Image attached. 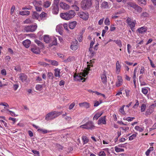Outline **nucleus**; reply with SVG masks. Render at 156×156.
I'll list each match as a JSON object with an SVG mask.
<instances>
[{"label": "nucleus", "mask_w": 156, "mask_h": 156, "mask_svg": "<svg viewBox=\"0 0 156 156\" xmlns=\"http://www.w3.org/2000/svg\"><path fill=\"white\" fill-rule=\"evenodd\" d=\"M76 15V13L73 10H71L67 12L62 13L60 16L63 19L68 20L73 18Z\"/></svg>", "instance_id": "obj_1"}, {"label": "nucleus", "mask_w": 156, "mask_h": 156, "mask_svg": "<svg viewBox=\"0 0 156 156\" xmlns=\"http://www.w3.org/2000/svg\"><path fill=\"white\" fill-rule=\"evenodd\" d=\"M88 73L89 72H87V70H83V72L80 73V74H75L74 77L76 80L80 81L83 80V82H84L85 81V79L83 78V77H85L86 75H87Z\"/></svg>", "instance_id": "obj_2"}, {"label": "nucleus", "mask_w": 156, "mask_h": 156, "mask_svg": "<svg viewBox=\"0 0 156 156\" xmlns=\"http://www.w3.org/2000/svg\"><path fill=\"white\" fill-rule=\"evenodd\" d=\"M62 114V112H53L48 113L46 115L45 119L46 120L53 119Z\"/></svg>", "instance_id": "obj_3"}, {"label": "nucleus", "mask_w": 156, "mask_h": 156, "mask_svg": "<svg viewBox=\"0 0 156 156\" xmlns=\"http://www.w3.org/2000/svg\"><path fill=\"white\" fill-rule=\"evenodd\" d=\"M92 0H83L81 2V7L83 10L90 8L92 5Z\"/></svg>", "instance_id": "obj_4"}, {"label": "nucleus", "mask_w": 156, "mask_h": 156, "mask_svg": "<svg viewBox=\"0 0 156 156\" xmlns=\"http://www.w3.org/2000/svg\"><path fill=\"white\" fill-rule=\"evenodd\" d=\"M95 127L93 122L91 121H89L83 125L80 126L79 127L87 129H93Z\"/></svg>", "instance_id": "obj_5"}, {"label": "nucleus", "mask_w": 156, "mask_h": 156, "mask_svg": "<svg viewBox=\"0 0 156 156\" xmlns=\"http://www.w3.org/2000/svg\"><path fill=\"white\" fill-rule=\"evenodd\" d=\"M154 103L150 105L146 111L145 113L146 116L151 115L154 112V108L156 107V101H154Z\"/></svg>", "instance_id": "obj_6"}, {"label": "nucleus", "mask_w": 156, "mask_h": 156, "mask_svg": "<svg viewBox=\"0 0 156 156\" xmlns=\"http://www.w3.org/2000/svg\"><path fill=\"white\" fill-rule=\"evenodd\" d=\"M126 22L128 26L130 27L131 30L133 31V30L135 27V25L136 24V21L135 20H133L130 18L128 17L127 18Z\"/></svg>", "instance_id": "obj_7"}, {"label": "nucleus", "mask_w": 156, "mask_h": 156, "mask_svg": "<svg viewBox=\"0 0 156 156\" xmlns=\"http://www.w3.org/2000/svg\"><path fill=\"white\" fill-rule=\"evenodd\" d=\"M37 27V26L36 25H32L30 26H26L25 27V30L27 32H33L35 31Z\"/></svg>", "instance_id": "obj_8"}, {"label": "nucleus", "mask_w": 156, "mask_h": 156, "mask_svg": "<svg viewBox=\"0 0 156 156\" xmlns=\"http://www.w3.org/2000/svg\"><path fill=\"white\" fill-rule=\"evenodd\" d=\"M129 6L133 8L137 12H140L142 10V9L140 7L138 6L136 4L132 3L129 2L128 3Z\"/></svg>", "instance_id": "obj_9"}, {"label": "nucleus", "mask_w": 156, "mask_h": 156, "mask_svg": "<svg viewBox=\"0 0 156 156\" xmlns=\"http://www.w3.org/2000/svg\"><path fill=\"white\" fill-rule=\"evenodd\" d=\"M78 14L80 18L84 20H87L89 18V14L87 12H80L78 13Z\"/></svg>", "instance_id": "obj_10"}, {"label": "nucleus", "mask_w": 156, "mask_h": 156, "mask_svg": "<svg viewBox=\"0 0 156 156\" xmlns=\"http://www.w3.org/2000/svg\"><path fill=\"white\" fill-rule=\"evenodd\" d=\"M78 43L77 41L76 40H74L72 42L70 48L73 50L75 51L78 48Z\"/></svg>", "instance_id": "obj_11"}, {"label": "nucleus", "mask_w": 156, "mask_h": 156, "mask_svg": "<svg viewBox=\"0 0 156 156\" xmlns=\"http://www.w3.org/2000/svg\"><path fill=\"white\" fill-rule=\"evenodd\" d=\"M123 80L121 76H117V80L116 83V86L119 87L122 85L123 83Z\"/></svg>", "instance_id": "obj_12"}, {"label": "nucleus", "mask_w": 156, "mask_h": 156, "mask_svg": "<svg viewBox=\"0 0 156 156\" xmlns=\"http://www.w3.org/2000/svg\"><path fill=\"white\" fill-rule=\"evenodd\" d=\"M79 105L80 107H84L86 109L90 107V104L87 102L80 103Z\"/></svg>", "instance_id": "obj_13"}, {"label": "nucleus", "mask_w": 156, "mask_h": 156, "mask_svg": "<svg viewBox=\"0 0 156 156\" xmlns=\"http://www.w3.org/2000/svg\"><path fill=\"white\" fill-rule=\"evenodd\" d=\"M59 5L60 7L64 9L67 10L69 9L70 8V6L69 5L63 2H60Z\"/></svg>", "instance_id": "obj_14"}, {"label": "nucleus", "mask_w": 156, "mask_h": 156, "mask_svg": "<svg viewBox=\"0 0 156 156\" xmlns=\"http://www.w3.org/2000/svg\"><path fill=\"white\" fill-rule=\"evenodd\" d=\"M98 125L101 124H106V116L101 117L98 121Z\"/></svg>", "instance_id": "obj_15"}, {"label": "nucleus", "mask_w": 156, "mask_h": 156, "mask_svg": "<svg viewBox=\"0 0 156 156\" xmlns=\"http://www.w3.org/2000/svg\"><path fill=\"white\" fill-rule=\"evenodd\" d=\"M31 50L32 52L36 54H39L40 53L39 49L36 46H34L33 47L31 48Z\"/></svg>", "instance_id": "obj_16"}, {"label": "nucleus", "mask_w": 156, "mask_h": 156, "mask_svg": "<svg viewBox=\"0 0 156 156\" xmlns=\"http://www.w3.org/2000/svg\"><path fill=\"white\" fill-rule=\"evenodd\" d=\"M52 12L54 14H58L59 11L58 6L52 5Z\"/></svg>", "instance_id": "obj_17"}, {"label": "nucleus", "mask_w": 156, "mask_h": 156, "mask_svg": "<svg viewBox=\"0 0 156 156\" xmlns=\"http://www.w3.org/2000/svg\"><path fill=\"white\" fill-rule=\"evenodd\" d=\"M101 77L102 82L104 84L106 83L107 82V77L105 72H104L101 75Z\"/></svg>", "instance_id": "obj_18"}, {"label": "nucleus", "mask_w": 156, "mask_h": 156, "mask_svg": "<svg viewBox=\"0 0 156 156\" xmlns=\"http://www.w3.org/2000/svg\"><path fill=\"white\" fill-rule=\"evenodd\" d=\"M19 78L21 80L22 82H23L27 80V76L24 74L20 73L19 75Z\"/></svg>", "instance_id": "obj_19"}, {"label": "nucleus", "mask_w": 156, "mask_h": 156, "mask_svg": "<svg viewBox=\"0 0 156 156\" xmlns=\"http://www.w3.org/2000/svg\"><path fill=\"white\" fill-rule=\"evenodd\" d=\"M30 41L28 39L24 41L23 43V44L26 48H28L29 47L30 45Z\"/></svg>", "instance_id": "obj_20"}, {"label": "nucleus", "mask_w": 156, "mask_h": 156, "mask_svg": "<svg viewBox=\"0 0 156 156\" xmlns=\"http://www.w3.org/2000/svg\"><path fill=\"white\" fill-rule=\"evenodd\" d=\"M116 72L117 74H119L120 71L121 66L119 63V61H117L116 64Z\"/></svg>", "instance_id": "obj_21"}, {"label": "nucleus", "mask_w": 156, "mask_h": 156, "mask_svg": "<svg viewBox=\"0 0 156 156\" xmlns=\"http://www.w3.org/2000/svg\"><path fill=\"white\" fill-rule=\"evenodd\" d=\"M147 30V27H142L138 28L137 30L139 33L143 34Z\"/></svg>", "instance_id": "obj_22"}, {"label": "nucleus", "mask_w": 156, "mask_h": 156, "mask_svg": "<svg viewBox=\"0 0 156 156\" xmlns=\"http://www.w3.org/2000/svg\"><path fill=\"white\" fill-rule=\"evenodd\" d=\"M75 60V58L74 56H69L65 60L64 62H68Z\"/></svg>", "instance_id": "obj_23"}, {"label": "nucleus", "mask_w": 156, "mask_h": 156, "mask_svg": "<svg viewBox=\"0 0 156 156\" xmlns=\"http://www.w3.org/2000/svg\"><path fill=\"white\" fill-rule=\"evenodd\" d=\"M33 3L35 7L41 6L42 5L41 1L34 0L33 1Z\"/></svg>", "instance_id": "obj_24"}, {"label": "nucleus", "mask_w": 156, "mask_h": 156, "mask_svg": "<svg viewBox=\"0 0 156 156\" xmlns=\"http://www.w3.org/2000/svg\"><path fill=\"white\" fill-rule=\"evenodd\" d=\"M103 112H101L97 113L94 115L93 118V120H97L103 114Z\"/></svg>", "instance_id": "obj_25"}, {"label": "nucleus", "mask_w": 156, "mask_h": 156, "mask_svg": "<svg viewBox=\"0 0 156 156\" xmlns=\"http://www.w3.org/2000/svg\"><path fill=\"white\" fill-rule=\"evenodd\" d=\"M76 22L73 21L69 23V27L71 29H73L76 25Z\"/></svg>", "instance_id": "obj_26"}, {"label": "nucleus", "mask_w": 156, "mask_h": 156, "mask_svg": "<svg viewBox=\"0 0 156 156\" xmlns=\"http://www.w3.org/2000/svg\"><path fill=\"white\" fill-rule=\"evenodd\" d=\"M60 69H55L54 75L55 77H60Z\"/></svg>", "instance_id": "obj_27"}, {"label": "nucleus", "mask_w": 156, "mask_h": 156, "mask_svg": "<svg viewBox=\"0 0 156 156\" xmlns=\"http://www.w3.org/2000/svg\"><path fill=\"white\" fill-rule=\"evenodd\" d=\"M32 17L34 19L38 20L39 21H40L39 19V15L35 12L33 13Z\"/></svg>", "instance_id": "obj_28"}, {"label": "nucleus", "mask_w": 156, "mask_h": 156, "mask_svg": "<svg viewBox=\"0 0 156 156\" xmlns=\"http://www.w3.org/2000/svg\"><path fill=\"white\" fill-rule=\"evenodd\" d=\"M51 39V38L48 35H44V41L47 43H49Z\"/></svg>", "instance_id": "obj_29"}, {"label": "nucleus", "mask_w": 156, "mask_h": 156, "mask_svg": "<svg viewBox=\"0 0 156 156\" xmlns=\"http://www.w3.org/2000/svg\"><path fill=\"white\" fill-rule=\"evenodd\" d=\"M30 14V12L28 11H20V14L22 16L29 15Z\"/></svg>", "instance_id": "obj_30"}, {"label": "nucleus", "mask_w": 156, "mask_h": 156, "mask_svg": "<svg viewBox=\"0 0 156 156\" xmlns=\"http://www.w3.org/2000/svg\"><path fill=\"white\" fill-rule=\"evenodd\" d=\"M101 7L104 9H108V5L107 2H104L101 5Z\"/></svg>", "instance_id": "obj_31"}, {"label": "nucleus", "mask_w": 156, "mask_h": 156, "mask_svg": "<svg viewBox=\"0 0 156 156\" xmlns=\"http://www.w3.org/2000/svg\"><path fill=\"white\" fill-rule=\"evenodd\" d=\"M35 42L41 48H43L44 47L43 44L40 41L35 40Z\"/></svg>", "instance_id": "obj_32"}, {"label": "nucleus", "mask_w": 156, "mask_h": 156, "mask_svg": "<svg viewBox=\"0 0 156 156\" xmlns=\"http://www.w3.org/2000/svg\"><path fill=\"white\" fill-rule=\"evenodd\" d=\"M115 150L116 152H123L124 150L123 149L121 148L118 147V146H115Z\"/></svg>", "instance_id": "obj_33"}, {"label": "nucleus", "mask_w": 156, "mask_h": 156, "mask_svg": "<svg viewBox=\"0 0 156 156\" xmlns=\"http://www.w3.org/2000/svg\"><path fill=\"white\" fill-rule=\"evenodd\" d=\"M47 14L46 13L43 12L40 15H39V19L41 20L42 19L46 17Z\"/></svg>", "instance_id": "obj_34"}, {"label": "nucleus", "mask_w": 156, "mask_h": 156, "mask_svg": "<svg viewBox=\"0 0 156 156\" xmlns=\"http://www.w3.org/2000/svg\"><path fill=\"white\" fill-rule=\"evenodd\" d=\"M51 3L49 1H47L44 2L43 4L45 8L48 7L51 5Z\"/></svg>", "instance_id": "obj_35"}, {"label": "nucleus", "mask_w": 156, "mask_h": 156, "mask_svg": "<svg viewBox=\"0 0 156 156\" xmlns=\"http://www.w3.org/2000/svg\"><path fill=\"white\" fill-rule=\"evenodd\" d=\"M62 28V25H58L56 26V30L57 32L60 33V32H61Z\"/></svg>", "instance_id": "obj_36"}, {"label": "nucleus", "mask_w": 156, "mask_h": 156, "mask_svg": "<svg viewBox=\"0 0 156 156\" xmlns=\"http://www.w3.org/2000/svg\"><path fill=\"white\" fill-rule=\"evenodd\" d=\"M51 39L52 41V45H57V39L55 37H52Z\"/></svg>", "instance_id": "obj_37"}, {"label": "nucleus", "mask_w": 156, "mask_h": 156, "mask_svg": "<svg viewBox=\"0 0 156 156\" xmlns=\"http://www.w3.org/2000/svg\"><path fill=\"white\" fill-rule=\"evenodd\" d=\"M154 150V147H150L145 152V154L147 156L149 155L150 152L153 151Z\"/></svg>", "instance_id": "obj_38"}, {"label": "nucleus", "mask_w": 156, "mask_h": 156, "mask_svg": "<svg viewBox=\"0 0 156 156\" xmlns=\"http://www.w3.org/2000/svg\"><path fill=\"white\" fill-rule=\"evenodd\" d=\"M144 122L147 125H151L152 124V120L149 119H145L144 121Z\"/></svg>", "instance_id": "obj_39"}, {"label": "nucleus", "mask_w": 156, "mask_h": 156, "mask_svg": "<svg viewBox=\"0 0 156 156\" xmlns=\"http://www.w3.org/2000/svg\"><path fill=\"white\" fill-rule=\"evenodd\" d=\"M37 131L39 132L42 133L43 134H45L46 133H48L50 132V131L49 130L43 129H38L37 130Z\"/></svg>", "instance_id": "obj_40"}, {"label": "nucleus", "mask_w": 156, "mask_h": 156, "mask_svg": "<svg viewBox=\"0 0 156 156\" xmlns=\"http://www.w3.org/2000/svg\"><path fill=\"white\" fill-rule=\"evenodd\" d=\"M147 106L145 104H143L140 107V111L141 112H144Z\"/></svg>", "instance_id": "obj_41"}, {"label": "nucleus", "mask_w": 156, "mask_h": 156, "mask_svg": "<svg viewBox=\"0 0 156 156\" xmlns=\"http://www.w3.org/2000/svg\"><path fill=\"white\" fill-rule=\"evenodd\" d=\"M135 129L137 131L142 132L144 130V128H141L138 126H136L135 127Z\"/></svg>", "instance_id": "obj_42"}, {"label": "nucleus", "mask_w": 156, "mask_h": 156, "mask_svg": "<svg viewBox=\"0 0 156 156\" xmlns=\"http://www.w3.org/2000/svg\"><path fill=\"white\" fill-rule=\"evenodd\" d=\"M82 139L84 144L87 143L89 141L88 138L85 136H83Z\"/></svg>", "instance_id": "obj_43"}, {"label": "nucleus", "mask_w": 156, "mask_h": 156, "mask_svg": "<svg viewBox=\"0 0 156 156\" xmlns=\"http://www.w3.org/2000/svg\"><path fill=\"white\" fill-rule=\"evenodd\" d=\"M104 23L106 25L109 26L110 25V21L108 18H106L105 20Z\"/></svg>", "instance_id": "obj_44"}, {"label": "nucleus", "mask_w": 156, "mask_h": 156, "mask_svg": "<svg viewBox=\"0 0 156 156\" xmlns=\"http://www.w3.org/2000/svg\"><path fill=\"white\" fill-rule=\"evenodd\" d=\"M114 42L119 46L121 48L122 46V44L121 43V42L120 40H115L114 41Z\"/></svg>", "instance_id": "obj_45"}, {"label": "nucleus", "mask_w": 156, "mask_h": 156, "mask_svg": "<svg viewBox=\"0 0 156 156\" xmlns=\"http://www.w3.org/2000/svg\"><path fill=\"white\" fill-rule=\"evenodd\" d=\"M127 49L128 53L129 54H130L132 51L131 46L130 44H128L127 45Z\"/></svg>", "instance_id": "obj_46"}, {"label": "nucleus", "mask_w": 156, "mask_h": 156, "mask_svg": "<svg viewBox=\"0 0 156 156\" xmlns=\"http://www.w3.org/2000/svg\"><path fill=\"white\" fill-rule=\"evenodd\" d=\"M125 106V105H123L122 107L119 109V112L123 115H125V112L124 110V108Z\"/></svg>", "instance_id": "obj_47"}, {"label": "nucleus", "mask_w": 156, "mask_h": 156, "mask_svg": "<svg viewBox=\"0 0 156 156\" xmlns=\"http://www.w3.org/2000/svg\"><path fill=\"white\" fill-rule=\"evenodd\" d=\"M142 92L144 94H146L148 93V90L146 88H142Z\"/></svg>", "instance_id": "obj_48"}, {"label": "nucleus", "mask_w": 156, "mask_h": 156, "mask_svg": "<svg viewBox=\"0 0 156 156\" xmlns=\"http://www.w3.org/2000/svg\"><path fill=\"white\" fill-rule=\"evenodd\" d=\"M87 63L88 64H89L87 65V69H86L85 70H87V72H88V71L90 70V66H93V63H91V62L89 63L88 62H87Z\"/></svg>", "instance_id": "obj_49"}, {"label": "nucleus", "mask_w": 156, "mask_h": 156, "mask_svg": "<svg viewBox=\"0 0 156 156\" xmlns=\"http://www.w3.org/2000/svg\"><path fill=\"white\" fill-rule=\"evenodd\" d=\"M135 119L134 117H128L126 118V119H123L124 120H126L127 121L129 122L132 121L133 119Z\"/></svg>", "instance_id": "obj_50"}, {"label": "nucleus", "mask_w": 156, "mask_h": 156, "mask_svg": "<svg viewBox=\"0 0 156 156\" xmlns=\"http://www.w3.org/2000/svg\"><path fill=\"white\" fill-rule=\"evenodd\" d=\"M96 4L95 8L96 10H98L99 8V3L100 0H96Z\"/></svg>", "instance_id": "obj_51"}, {"label": "nucleus", "mask_w": 156, "mask_h": 156, "mask_svg": "<svg viewBox=\"0 0 156 156\" xmlns=\"http://www.w3.org/2000/svg\"><path fill=\"white\" fill-rule=\"evenodd\" d=\"M59 0H54L52 5L53 6H58Z\"/></svg>", "instance_id": "obj_52"}, {"label": "nucleus", "mask_w": 156, "mask_h": 156, "mask_svg": "<svg viewBox=\"0 0 156 156\" xmlns=\"http://www.w3.org/2000/svg\"><path fill=\"white\" fill-rule=\"evenodd\" d=\"M65 119L68 121L69 123H70L72 120V118L70 116H66L65 118Z\"/></svg>", "instance_id": "obj_53"}, {"label": "nucleus", "mask_w": 156, "mask_h": 156, "mask_svg": "<svg viewBox=\"0 0 156 156\" xmlns=\"http://www.w3.org/2000/svg\"><path fill=\"white\" fill-rule=\"evenodd\" d=\"M136 134H133L129 137V140H133L136 137Z\"/></svg>", "instance_id": "obj_54"}, {"label": "nucleus", "mask_w": 156, "mask_h": 156, "mask_svg": "<svg viewBox=\"0 0 156 156\" xmlns=\"http://www.w3.org/2000/svg\"><path fill=\"white\" fill-rule=\"evenodd\" d=\"M139 2L141 4L145 5L146 4V2L145 0H138Z\"/></svg>", "instance_id": "obj_55"}, {"label": "nucleus", "mask_w": 156, "mask_h": 156, "mask_svg": "<svg viewBox=\"0 0 156 156\" xmlns=\"http://www.w3.org/2000/svg\"><path fill=\"white\" fill-rule=\"evenodd\" d=\"M32 152L35 156H39V151L35 150H32Z\"/></svg>", "instance_id": "obj_56"}, {"label": "nucleus", "mask_w": 156, "mask_h": 156, "mask_svg": "<svg viewBox=\"0 0 156 156\" xmlns=\"http://www.w3.org/2000/svg\"><path fill=\"white\" fill-rule=\"evenodd\" d=\"M42 85H37L36 87V88L37 90L40 91L41 90Z\"/></svg>", "instance_id": "obj_57"}, {"label": "nucleus", "mask_w": 156, "mask_h": 156, "mask_svg": "<svg viewBox=\"0 0 156 156\" xmlns=\"http://www.w3.org/2000/svg\"><path fill=\"white\" fill-rule=\"evenodd\" d=\"M51 62L52 65L57 66L58 65V62L55 61H51Z\"/></svg>", "instance_id": "obj_58"}, {"label": "nucleus", "mask_w": 156, "mask_h": 156, "mask_svg": "<svg viewBox=\"0 0 156 156\" xmlns=\"http://www.w3.org/2000/svg\"><path fill=\"white\" fill-rule=\"evenodd\" d=\"M36 10L37 12H40L42 10V8L41 6H37L35 7Z\"/></svg>", "instance_id": "obj_59"}, {"label": "nucleus", "mask_w": 156, "mask_h": 156, "mask_svg": "<svg viewBox=\"0 0 156 156\" xmlns=\"http://www.w3.org/2000/svg\"><path fill=\"white\" fill-rule=\"evenodd\" d=\"M0 105H2L4 106H5L6 107L9 108V105H8V104L6 103V102H4V103H0Z\"/></svg>", "instance_id": "obj_60"}, {"label": "nucleus", "mask_w": 156, "mask_h": 156, "mask_svg": "<svg viewBox=\"0 0 156 156\" xmlns=\"http://www.w3.org/2000/svg\"><path fill=\"white\" fill-rule=\"evenodd\" d=\"M48 77L49 79H52L53 77V74L51 73H48Z\"/></svg>", "instance_id": "obj_61"}, {"label": "nucleus", "mask_w": 156, "mask_h": 156, "mask_svg": "<svg viewBox=\"0 0 156 156\" xmlns=\"http://www.w3.org/2000/svg\"><path fill=\"white\" fill-rule=\"evenodd\" d=\"M1 74L4 76H5L6 75V71L5 69H3L1 71Z\"/></svg>", "instance_id": "obj_62"}, {"label": "nucleus", "mask_w": 156, "mask_h": 156, "mask_svg": "<svg viewBox=\"0 0 156 156\" xmlns=\"http://www.w3.org/2000/svg\"><path fill=\"white\" fill-rule=\"evenodd\" d=\"M141 16L144 17H147L149 16V14L146 12H144L142 13Z\"/></svg>", "instance_id": "obj_63"}, {"label": "nucleus", "mask_w": 156, "mask_h": 156, "mask_svg": "<svg viewBox=\"0 0 156 156\" xmlns=\"http://www.w3.org/2000/svg\"><path fill=\"white\" fill-rule=\"evenodd\" d=\"M99 155L100 156H105L106 154L104 151H101L99 153Z\"/></svg>", "instance_id": "obj_64"}]
</instances>
